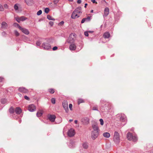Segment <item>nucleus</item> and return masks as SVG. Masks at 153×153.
<instances>
[{"instance_id": "f257e3e1", "label": "nucleus", "mask_w": 153, "mask_h": 153, "mask_svg": "<svg viewBox=\"0 0 153 153\" xmlns=\"http://www.w3.org/2000/svg\"><path fill=\"white\" fill-rule=\"evenodd\" d=\"M66 43L71 44L69 47V49L71 50L74 51L76 49V46L75 45L74 39H67Z\"/></svg>"}, {"instance_id": "f03ea898", "label": "nucleus", "mask_w": 153, "mask_h": 153, "mask_svg": "<svg viewBox=\"0 0 153 153\" xmlns=\"http://www.w3.org/2000/svg\"><path fill=\"white\" fill-rule=\"evenodd\" d=\"M127 138L130 141L136 142L137 140V137L135 134H132L131 133L128 132L127 134Z\"/></svg>"}, {"instance_id": "7ed1b4c3", "label": "nucleus", "mask_w": 153, "mask_h": 153, "mask_svg": "<svg viewBox=\"0 0 153 153\" xmlns=\"http://www.w3.org/2000/svg\"><path fill=\"white\" fill-rule=\"evenodd\" d=\"M113 140L114 143L117 144H119L120 142L119 134L117 131L114 132Z\"/></svg>"}, {"instance_id": "20e7f679", "label": "nucleus", "mask_w": 153, "mask_h": 153, "mask_svg": "<svg viewBox=\"0 0 153 153\" xmlns=\"http://www.w3.org/2000/svg\"><path fill=\"white\" fill-rule=\"evenodd\" d=\"M81 13V11L79 10L78 8L76 9L73 12L71 16V18L73 19L78 18L79 17V16H78L77 14Z\"/></svg>"}, {"instance_id": "39448f33", "label": "nucleus", "mask_w": 153, "mask_h": 153, "mask_svg": "<svg viewBox=\"0 0 153 153\" xmlns=\"http://www.w3.org/2000/svg\"><path fill=\"white\" fill-rule=\"evenodd\" d=\"M117 117L122 122H125L126 121V117L123 114H118L117 115Z\"/></svg>"}, {"instance_id": "423d86ee", "label": "nucleus", "mask_w": 153, "mask_h": 153, "mask_svg": "<svg viewBox=\"0 0 153 153\" xmlns=\"http://www.w3.org/2000/svg\"><path fill=\"white\" fill-rule=\"evenodd\" d=\"M42 47L46 50H49L51 48L50 45L47 43H43L42 45Z\"/></svg>"}, {"instance_id": "0eeeda50", "label": "nucleus", "mask_w": 153, "mask_h": 153, "mask_svg": "<svg viewBox=\"0 0 153 153\" xmlns=\"http://www.w3.org/2000/svg\"><path fill=\"white\" fill-rule=\"evenodd\" d=\"M99 133V131H92L91 137L93 140H95L98 136Z\"/></svg>"}, {"instance_id": "6e6552de", "label": "nucleus", "mask_w": 153, "mask_h": 153, "mask_svg": "<svg viewBox=\"0 0 153 153\" xmlns=\"http://www.w3.org/2000/svg\"><path fill=\"white\" fill-rule=\"evenodd\" d=\"M89 119L87 117H84L81 119L82 122L84 125H88L89 123Z\"/></svg>"}, {"instance_id": "1a4fd4ad", "label": "nucleus", "mask_w": 153, "mask_h": 153, "mask_svg": "<svg viewBox=\"0 0 153 153\" xmlns=\"http://www.w3.org/2000/svg\"><path fill=\"white\" fill-rule=\"evenodd\" d=\"M47 117L48 119L51 122H54L56 118L55 115L54 114H48Z\"/></svg>"}, {"instance_id": "9d476101", "label": "nucleus", "mask_w": 153, "mask_h": 153, "mask_svg": "<svg viewBox=\"0 0 153 153\" xmlns=\"http://www.w3.org/2000/svg\"><path fill=\"white\" fill-rule=\"evenodd\" d=\"M75 134L74 130L73 128H71L68 132V135L70 137L73 136Z\"/></svg>"}, {"instance_id": "9b49d317", "label": "nucleus", "mask_w": 153, "mask_h": 153, "mask_svg": "<svg viewBox=\"0 0 153 153\" xmlns=\"http://www.w3.org/2000/svg\"><path fill=\"white\" fill-rule=\"evenodd\" d=\"M62 105L66 112H68V108L67 102L66 101H64L62 102Z\"/></svg>"}, {"instance_id": "f8f14e48", "label": "nucleus", "mask_w": 153, "mask_h": 153, "mask_svg": "<svg viewBox=\"0 0 153 153\" xmlns=\"http://www.w3.org/2000/svg\"><path fill=\"white\" fill-rule=\"evenodd\" d=\"M28 109L30 112H33L35 110L36 107L33 104H31L28 106Z\"/></svg>"}, {"instance_id": "ddd939ff", "label": "nucleus", "mask_w": 153, "mask_h": 153, "mask_svg": "<svg viewBox=\"0 0 153 153\" xmlns=\"http://www.w3.org/2000/svg\"><path fill=\"white\" fill-rule=\"evenodd\" d=\"M18 90L19 91L24 93H27L28 92V90L24 87H20Z\"/></svg>"}, {"instance_id": "4468645a", "label": "nucleus", "mask_w": 153, "mask_h": 153, "mask_svg": "<svg viewBox=\"0 0 153 153\" xmlns=\"http://www.w3.org/2000/svg\"><path fill=\"white\" fill-rule=\"evenodd\" d=\"M20 30H21L23 33L26 35H28L29 33V30L25 28L22 27Z\"/></svg>"}, {"instance_id": "2eb2a0df", "label": "nucleus", "mask_w": 153, "mask_h": 153, "mask_svg": "<svg viewBox=\"0 0 153 153\" xmlns=\"http://www.w3.org/2000/svg\"><path fill=\"white\" fill-rule=\"evenodd\" d=\"M8 27V25L5 22H3L1 23V28L4 29H6Z\"/></svg>"}, {"instance_id": "dca6fc26", "label": "nucleus", "mask_w": 153, "mask_h": 153, "mask_svg": "<svg viewBox=\"0 0 153 153\" xmlns=\"http://www.w3.org/2000/svg\"><path fill=\"white\" fill-rule=\"evenodd\" d=\"M109 13V9L107 7H105L104 9V17L107 16L108 14Z\"/></svg>"}, {"instance_id": "f3484780", "label": "nucleus", "mask_w": 153, "mask_h": 153, "mask_svg": "<svg viewBox=\"0 0 153 153\" xmlns=\"http://www.w3.org/2000/svg\"><path fill=\"white\" fill-rule=\"evenodd\" d=\"M92 128L93 130L92 131H99V129L97 125L93 124L92 125Z\"/></svg>"}, {"instance_id": "a211bd4d", "label": "nucleus", "mask_w": 153, "mask_h": 153, "mask_svg": "<svg viewBox=\"0 0 153 153\" xmlns=\"http://www.w3.org/2000/svg\"><path fill=\"white\" fill-rule=\"evenodd\" d=\"M25 1L28 5H30L34 3L33 0H25Z\"/></svg>"}, {"instance_id": "6ab92c4d", "label": "nucleus", "mask_w": 153, "mask_h": 153, "mask_svg": "<svg viewBox=\"0 0 153 153\" xmlns=\"http://www.w3.org/2000/svg\"><path fill=\"white\" fill-rule=\"evenodd\" d=\"M22 110L21 108L19 107H16L15 108V111L16 114H20L22 112Z\"/></svg>"}, {"instance_id": "aec40b11", "label": "nucleus", "mask_w": 153, "mask_h": 153, "mask_svg": "<svg viewBox=\"0 0 153 153\" xmlns=\"http://www.w3.org/2000/svg\"><path fill=\"white\" fill-rule=\"evenodd\" d=\"M103 136L105 137L109 138L110 136V134L108 132H106L103 133Z\"/></svg>"}, {"instance_id": "412c9836", "label": "nucleus", "mask_w": 153, "mask_h": 153, "mask_svg": "<svg viewBox=\"0 0 153 153\" xmlns=\"http://www.w3.org/2000/svg\"><path fill=\"white\" fill-rule=\"evenodd\" d=\"M103 36L105 38H109L110 36V34L108 32H106L103 34Z\"/></svg>"}, {"instance_id": "4be33fe9", "label": "nucleus", "mask_w": 153, "mask_h": 153, "mask_svg": "<svg viewBox=\"0 0 153 153\" xmlns=\"http://www.w3.org/2000/svg\"><path fill=\"white\" fill-rule=\"evenodd\" d=\"M74 141L72 140H71L70 141V144L69 145V146L70 148H72L74 146Z\"/></svg>"}, {"instance_id": "5701e85b", "label": "nucleus", "mask_w": 153, "mask_h": 153, "mask_svg": "<svg viewBox=\"0 0 153 153\" xmlns=\"http://www.w3.org/2000/svg\"><path fill=\"white\" fill-rule=\"evenodd\" d=\"M13 26L16 27H18L20 30L21 28L22 27L20 26L19 24L16 23H14L13 24Z\"/></svg>"}, {"instance_id": "b1692460", "label": "nucleus", "mask_w": 153, "mask_h": 153, "mask_svg": "<svg viewBox=\"0 0 153 153\" xmlns=\"http://www.w3.org/2000/svg\"><path fill=\"white\" fill-rule=\"evenodd\" d=\"M84 102V100L81 98H79L78 100V104L79 105L80 104Z\"/></svg>"}, {"instance_id": "393cba45", "label": "nucleus", "mask_w": 153, "mask_h": 153, "mask_svg": "<svg viewBox=\"0 0 153 153\" xmlns=\"http://www.w3.org/2000/svg\"><path fill=\"white\" fill-rule=\"evenodd\" d=\"M1 103L3 104H6L7 102V100L6 99H1Z\"/></svg>"}, {"instance_id": "a878e982", "label": "nucleus", "mask_w": 153, "mask_h": 153, "mask_svg": "<svg viewBox=\"0 0 153 153\" xmlns=\"http://www.w3.org/2000/svg\"><path fill=\"white\" fill-rule=\"evenodd\" d=\"M99 39V43H105L107 42V40H105V39Z\"/></svg>"}, {"instance_id": "bb28decb", "label": "nucleus", "mask_w": 153, "mask_h": 153, "mask_svg": "<svg viewBox=\"0 0 153 153\" xmlns=\"http://www.w3.org/2000/svg\"><path fill=\"white\" fill-rule=\"evenodd\" d=\"M47 18L49 20H53V21H54L55 20V19L54 18H53L50 15H47Z\"/></svg>"}, {"instance_id": "cd10ccee", "label": "nucleus", "mask_w": 153, "mask_h": 153, "mask_svg": "<svg viewBox=\"0 0 153 153\" xmlns=\"http://www.w3.org/2000/svg\"><path fill=\"white\" fill-rule=\"evenodd\" d=\"M42 114L41 111H38L36 113V116L38 117H40L42 115Z\"/></svg>"}, {"instance_id": "c85d7f7f", "label": "nucleus", "mask_w": 153, "mask_h": 153, "mask_svg": "<svg viewBox=\"0 0 153 153\" xmlns=\"http://www.w3.org/2000/svg\"><path fill=\"white\" fill-rule=\"evenodd\" d=\"M82 146L85 149H87L88 147V146L87 143H85L83 144Z\"/></svg>"}, {"instance_id": "c756f323", "label": "nucleus", "mask_w": 153, "mask_h": 153, "mask_svg": "<svg viewBox=\"0 0 153 153\" xmlns=\"http://www.w3.org/2000/svg\"><path fill=\"white\" fill-rule=\"evenodd\" d=\"M9 111L10 113L11 114L13 113L14 112V109L12 107H11L9 109Z\"/></svg>"}, {"instance_id": "7c9ffc66", "label": "nucleus", "mask_w": 153, "mask_h": 153, "mask_svg": "<svg viewBox=\"0 0 153 153\" xmlns=\"http://www.w3.org/2000/svg\"><path fill=\"white\" fill-rule=\"evenodd\" d=\"M48 91L51 94H53L54 92V90L53 88L49 89L48 90Z\"/></svg>"}, {"instance_id": "2f4dec72", "label": "nucleus", "mask_w": 153, "mask_h": 153, "mask_svg": "<svg viewBox=\"0 0 153 153\" xmlns=\"http://www.w3.org/2000/svg\"><path fill=\"white\" fill-rule=\"evenodd\" d=\"M20 19L21 20V21H25L26 20L27 18L24 16H22L20 17Z\"/></svg>"}, {"instance_id": "473e14b6", "label": "nucleus", "mask_w": 153, "mask_h": 153, "mask_svg": "<svg viewBox=\"0 0 153 153\" xmlns=\"http://www.w3.org/2000/svg\"><path fill=\"white\" fill-rule=\"evenodd\" d=\"M76 34L74 33H72L70 35V38H74L75 37Z\"/></svg>"}, {"instance_id": "72a5a7b5", "label": "nucleus", "mask_w": 153, "mask_h": 153, "mask_svg": "<svg viewBox=\"0 0 153 153\" xmlns=\"http://www.w3.org/2000/svg\"><path fill=\"white\" fill-rule=\"evenodd\" d=\"M91 20V17L88 16L87 18H85V21L86 22H88L90 21Z\"/></svg>"}, {"instance_id": "f704fd0d", "label": "nucleus", "mask_w": 153, "mask_h": 153, "mask_svg": "<svg viewBox=\"0 0 153 153\" xmlns=\"http://www.w3.org/2000/svg\"><path fill=\"white\" fill-rule=\"evenodd\" d=\"M14 9L17 11L18 10L19 7L17 4H16L14 6Z\"/></svg>"}, {"instance_id": "c9c22d12", "label": "nucleus", "mask_w": 153, "mask_h": 153, "mask_svg": "<svg viewBox=\"0 0 153 153\" xmlns=\"http://www.w3.org/2000/svg\"><path fill=\"white\" fill-rule=\"evenodd\" d=\"M15 19L18 22L20 23V21H21V20L20 19V17H16L15 18Z\"/></svg>"}, {"instance_id": "e433bc0d", "label": "nucleus", "mask_w": 153, "mask_h": 153, "mask_svg": "<svg viewBox=\"0 0 153 153\" xmlns=\"http://www.w3.org/2000/svg\"><path fill=\"white\" fill-rule=\"evenodd\" d=\"M41 43V42L39 40H38L36 42V45L37 46H40Z\"/></svg>"}, {"instance_id": "4c0bfd02", "label": "nucleus", "mask_w": 153, "mask_h": 153, "mask_svg": "<svg viewBox=\"0 0 153 153\" xmlns=\"http://www.w3.org/2000/svg\"><path fill=\"white\" fill-rule=\"evenodd\" d=\"M14 33L15 35L16 36H18L19 35V34L17 30L14 31Z\"/></svg>"}, {"instance_id": "58836bf2", "label": "nucleus", "mask_w": 153, "mask_h": 153, "mask_svg": "<svg viewBox=\"0 0 153 153\" xmlns=\"http://www.w3.org/2000/svg\"><path fill=\"white\" fill-rule=\"evenodd\" d=\"M42 11L41 10H39L38 11L37 13V15L38 16H39L42 13Z\"/></svg>"}, {"instance_id": "ea45409f", "label": "nucleus", "mask_w": 153, "mask_h": 153, "mask_svg": "<svg viewBox=\"0 0 153 153\" xmlns=\"http://www.w3.org/2000/svg\"><path fill=\"white\" fill-rule=\"evenodd\" d=\"M50 10L48 8H46L45 9V12L46 13H48L49 11Z\"/></svg>"}, {"instance_id": "a19ab883", "label": "nucleus", "mask_w": 153, "mask_h": 153, "mask_svg": "<svg viewBox=\"0 0 153 153\" xmlns=\"http://www.w3.org/2000/svg\"><path fill=\"white\" fill-rule=\"evenodd\" d=\"M51 102L54 104L55 103V99L54 98H52L51 99Z\"/></svg>"}, {"instance_id": "79ce46f5", "label": "nucleus", "mask_w": 153, "mask_h": 153, "mask_svg": "<svg viewBox=\"0 0 153 153\" xmlns=\"http://www.w3.org/2000/svg\"><path fill=\"white\" fill-rule=\"evenodd\" d=\"M100 124L102 126L104 124L103 120L102 119H100Z\"/></svg>"}, {"instance_id": "37998d69", "label": "nucleus", "mask_w": 153, "mask_h": 153, "mask_svg": "<svg viewBox=\"0 0 153 153\" xmlns=\"http://www.w3.org/2000/svg\"><path fill=\"white\" fill-rule=\"evenodd\" d=\"M64 24V22L63 21H62L60 22L58 24L59 26H62Z\"/></svg>"}, {"instance_id": "c03bdc74", "label": "nucleus", "mask_w": 153, "mask_h": 153, "mask_svg": "<svg viewBox=\"0 0 153 153\" xmlns=\"http://www.w3.org/2000/svg\"><path fill=\"white\" fill-rule=\"evenodd\" d=\"M4 10V8L3 6L0 4V11H3Z\"/></svg>"}, {"instance_id": "a18cd8bd", "label": "nucleus", "mask_w": 153, "mask_h": 153, "mask_svg": "<svg viewBox=\"0 0 153 153\" xmlns=\"http://www.w3.org/2000/svg\"><path fill=\"white\" fill-rule=\"evenodd\" d=\"M92 109L93 110H95V111H98V110L97 107H95V106L93 107Z\"/></svg>"}, {"instance_id": "49530a36", "label": "nucleus", "mask_w": 153, "mask_h": 153, "mask_svg": "<svg viewBox=\"0 0 153 153\" xmlns=\"http://www.w3.org/2000/svg\"><path fill=\"white\" fill-rule=\"evenodd\" d=\"M53 2L55 4H56L59 1V0H53Z\"/></svg>"}, {"instance_id": "de8ad7c7", "label": "nucleus", "mask_w": 153, "mask_h": 153, "mask_svg": "<svg viewBox=\"0 0 153 153\" xmlns=\"http://www.w3.org/2000/svg\"><path fill=\"white\" fill-rule=\"evenodd\" d=\"M49 24L51 26H52L53 25V22L52 21H50L49 22Z\"/></svg>"}, {"instance_id": "09e8293b", "label": "nucleus", "mask_w": 153, "mask_h": 153, "mask_svg": "<svg viewBox=\"0 0 153 153\" xmlns=\"http://www.w3.org/2000/svg\"><path fill=\"white\" fill-rule=\"evenodd\" d=\"M88 31H85L84 32V35L86 36H88Z\"/></svg>"}, {"instance_id": "8fccbe9b", "label": "nucleus", "mask_w": 153, "mask_h": 153, "mask_svg": "<svg viewBox=\"0 0 153 153\" xmlns=\"http://www.w3.org/2000/svg\"><path fill=\"white\" fill-rule=\"evenodd\" d=\"M72 105L71 104H70L69 105V108L71 110H72Z\"/></svg>"}, {"instance_id": "3c124183", "label": "nucleus", "mask_w": 153, "mask_h": 153, "mask_svg": "<svg viewBox=\"0 0 153 153\" xmlns=\"http://www.w3.org/2000/svg\"><path fill=\"white\" fill-rule=\"evenodd\" d=\"M58 48L56 46H55V47H54L53 48V51H55V50H56Z\"/></svg>"}, {"instance_id": "603ef678", "label": "nucleus", "mask_w": 153, "mask_h": 153, "mask_svg": "<svg viewBox=\"0 0 153 153\" xmlns=\"http://www.w3.org/2000/svg\"><path fill=\"white\" fill-rule=\"evenodd\" d=\"M24 98L26 100H29V98L27 96H24Z\"/></svg>"}, {"instance_id": "864d4df0", "label": "nucleus", "mask_w": 153, "mask_h": 153, "mask_svg": "<svg viewBox=\"0 0 153 153\" xmlns=\"http://www.w3.org/2000/svg\"><path fill=\"white\" fill-rule=\"evenodd\" d=\"M85 21V18H83L82 21H81V23H84Z\"/></svg>"}, {"instance_id": "5fc2aeb1", "label": "nucleus", "mask_w": 153, "mask_h": 153, "mask_svg": "<svg viewBox=\"0 0 153 153\" xmlns=\"http://www.w3.org/2000/svg\"><path fill=\"white\" fill-rule=\"evenodd\" d=\"M1 34L3 36H5L6 35V33L4 31Z\"/></svg>"}, {"instance_id": "6e6d98bb", "label": "nucleus", "mask_w": 153, "mask_h": 153, "mask_svg": "<svg viewBox=\"0 0 153 153\" xmlns=\"http://www.w3.org/2000/svg\"><path fill=\"white\" fill-rule=\"evenodd\" d=\"M3 79V77H0V82H2V80Z\"/></svg>"}, {"instance_id": "4d7b16f0", "label": "nucleus", "mask_w": 153, "mask_h": 153, "mask_svg": "<svg viewBox=\"0 0 153 153\" xmlns=\"http://www.w3.org/2000/svg\"><path fill=\"white\" fill-rule=\"evenodd\" d=\"M81 0H78L77 1V3L78 4H80V3H81Z\"/></svg>"}, {"instance_id": "13d9d810", "label": "nucleus", "mask_w": 153, "mask_h": 153, "mask_svg": "<svg viewBox=\"0 0 153 153\" xmlns=\"http://www.w3.org/2000/svg\"><path fill=\"white\" fill-rule=\"evenodd\" d=\"M91 1L93 3H97V2H96L95 0H91Z\"/></svg>"}, {"instance_id": "bf43d9fd", "label": "nucleus", "mask_w": 153, "mask_h": 153, "mask_svg": "<svg viewBox=\"0 0 153 153\" xmlns=\"http://www.w3.org/2000/svg\"><path fill=\"white\" fill-rule=\"evenodd\" d=\"M4 8H8L7 5V4H5L4 5Z\"/></svg>"}, {"instance_id": "052dcab7", "label": "nucleus", "mask_w": 153, "mask_h": 153, "mask_svg": "<svg viewBox=\"0 0 153 153\" xmlns=\"http://www.w3.org/2000/svg\"><path fill=\"white\" fill-rule=\"evenodd\" d=\"M103 108H103V109L104 110H107V108L106 107H103Z\"/></svg>"}, {"instance_id": "680f3d73", "label": "nucleus", "mask_w": 153, "mask_h": 153, "mask_svg": "<svg viewBox=\"0 0 153 153\" xmlns=\"http://www.w3.org/2000/svg\"><path fill=\"white\" fill-rule=\"evenodd\" d=\"M88 32V33H92L94 32V31H89Z\"/></svg>"}, {"instance_id": "e2e57ef3", "label": "nucleus", "mask_w": 153, "mask_h": 153, "mask_svg": "<svg viewBox=\"0 0 153 153\" xmlns=\"http://www.w3.org/2000/svg\"><path fill=\"white\" fill-rule=\"evenodd\" d=\"M88 4L87 3H85V6H84V7L85 8H86V6Z\"/></svg>"}, {"instance_id": "0e129e2a", "label": "nucleus", "mask_w": 153, "mask_h": 153, "mask_svg": "<svg viewBox=\"0 0 153 153\" xmlns=\"http://www.w3.org/2000/svg\"><path fill=\"white\" fill-rule=\"evenodd\" d=\"M77 120H75L74 121V123L75 124H77Z\"/></svg>"}, {"instance_id": "69168bd1", "label": "nucleus", "mask_w": 153, "mask_h": 153, "mask_svg": "<svg viewBox=\"0 0 153 153\" xmlns=\"http://www.w3.org/2000/svg\"><path fill=\"white\" fill-rule=\"evenodd\" d=\"M73 121V120H72V119H70L69 120V121L70 122H72V121Z\"/></svg>"}, {"instance_id": "338daca9", "label": "nucleus", "mask_w": 153, "mask_h": 153, "mask_svg": "<svg viewBox=\"0 0 153 153\" xmlns=\"http://www.w3.org/2000/svg\"><path fill=\"white\" fill-rule=\"evenodd\" d=\"M93 10H91V13H93Z\"/></svg>"}, {"instance_id": "774afa93", "label": "nucleus", "mask_w": 153, "mask_h": 153, "mask_svg": "<svg viewBox=\"0 0 153 153\" xmlns=\"http://www.w3.org/2000/svg\"><path fill=\"white\" fill-rule=\"evenodd\" d=\"M19 123H20L21 122V120H19Z\"/></svg>"}]
</instances>
